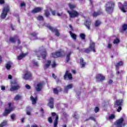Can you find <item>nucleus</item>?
<instances>
[{"instance_id":"obj_60","label":"nucleus","mask_w":127,"mask_h":127,"mask_svg":"<svg viewBox=\"0 0 127 127\" xmlns=\"http://www.w3.org/2000/svg\"><path fill=\"white\" fill-rule=\"evenodd\" d=\"M52 14H53V15H55L56 12L55 11H52Z\"/></svg>"},{"instance_id":"obj_3","label":"nucleus","mask_w":127,"mask_h":127,"mask_svg":"<svg viewBox=\"0 0 127 127\" xmlns=\"http://www.w3.org/2000/svg\"><path fill=\"white\" fill-rule=\"evenodd\" d=\"M52 117H49L48 118V122L50 124H52V120H55L54 123V127H57V125H58V116L55 113H52Z\"/></svg>"},{"instance_id":"obj_55","label":"nucleus","mask_w":127,"mask_h":127,"mask_svg":"<svg viewBox=\"0 0 127 127\" xmlns=\"http://www.w3.org/2000/svg\"><path fill=\"white\" fill-rule=\"evenodd\" d=\"M20 6L21 7H23V6H25V3H24V2L21 3Z\"/></svg>"},{"instance_id":"obj_36","label":"nucleus","mask_w":127,"mask_h":127,"mask_svg":"<svg viewBox=\"0 0 127 127\" xmlns=\"http://www.w3.org/2000/svg\"><path fill=\"white\" fill-rule=\"evenodd\" d=\"M32 64L33 66H35V67H38L39 66L38 63L34 60L33 61Z\"/></svg>"},{"instance_id":"obj_62","label":"nucleus","mask_w":127,"mask_h":127,"mask_svg":"<svg viewBox=\"0 0 127 127\" xmlns=\"http://www.w3.org/2000/svg\"><path fill=\"white\" fill-rule=\"evenodd\" d=\"M12 76H11V75L9 74L8 76V79H12Z\"/></svg>"},{"instance_id":"obj_49","label":"nucleus","mask_w":127,"mask_h":127,"mask_svg":"<svg viewBox=\"0 0 127 127\" xmlns=\"http://www.w3.org/2000/svg\"><path fill=\"white\" fill-rule=\"evenodd\" d=\"M99 111H100V109H99V107H96L95 108V109H94L95 113H98V112H99Z\"/></svg>"},{"instance_id":"obj_59","label":"nucleus","mask_w":127,"mask_h":127,"mask_svg":"<svg viewBox=\"0 0 127 127\" xmlns=\"http://www.w3.org/2000/svg\"><path fill=\"white\" fill-rule=\"evenodd\" d=\"M1 90H2V91H4V90H5V87L1 86Z\"/></svg>"},{"instance_id":"obj_6","label":"nucleus","mask_w":127,"mask_h":127,"mask_svg":"<svg viewBox=\"0 0 127 127\" xmlns=\"http://www.w3.org/2000/svg\"><path fill=\"white\" fill-rule=\"evenodd\" d=\"M8 11H9V6L7 5L4 7L0 15L1 18H4L5 17H6V15H7V12H8Z\"/></svg>"},{"instance_id":"obj_21","label":"nucleus","mask_w":127,"mask_h":127,"mask_svg":"<svg viewBox=\"0 0 127 127\" xmlns=\"http://www.w3.org/2000/svg\"><path fill=\"white\" fill-rule=\"evenodd\" d=\"M123 65H124V62H123V61H120L118 63H117L115 64L116 70H119L120 69V66H123Z\"/></svg>"},{"instance_id":"obj_28","label":"nucleus","mask_w":127,"mask_h":127,"mask_svg":"<svg viewBox=\"0 0 127 127\" xmlns=\"http://www.w3.org/2000/svg\"><path fill=\"white\" fill-rule=\"evenodd\" d=\"M11 65H12V63H11V62H8V63H7L5 66L6 69L9 70V69H10V68L11 67Z\"/></svg>"},{"instance_id":"obj_12","label":"nucleus","mask_w":127,"mask_h":127,"mask_svg":"<svg viewBox=\"0 0 127 127\" xmlns=\"http://www.w3.org/2000/svg\"><path fill=\"white\" fill-rule=\"evenodd\" d=\"M124 118H121L115 123V125L116 127H122L123 126V123H124Z\"/></svg>"},{"instance_id":"obj_39","label":"nucleus","mask_w":127,"mask_h":127,"mask_svg":"<svg viewBox=\"0 0 127 127\" xmlns=\"http://www.w3.org/2000/svg\"><path fill=\"white\" fill-rule=\"evenodd\" d=\"M122 29L124 31H126V30H127V24H124L123 25V27H122Z\"/></svg>"},{"instance_id":"obj_47","label":"nucleus","mask_w":127,"mask_h":127,"mask_svg":"<svg viewBox=\"0 0 127 127\" xmlns=\"http://www.w3.org/2000/svg\"><path fill=\"white\" fill-rule=\"evenodd\" d=\"M73 117L74 119H79V116H78V114H77V113H74L73 115Z\"/></svg>"},{"instance_id":"obj_34","label":"nucleus","mask_w":127,"mask_h":127,"mask_svg":"<svg viewBox=\"0 0 127 127\" xmlns=\"http://www.w3.org/2000/svg\"><path fill=\"white\" fill-rule=\"evenodd\" d=\"M7 123V121H4L1 124H0V127H3L6 126Z\"/></svg>"},{"instance_id":"obj_30","label":"nucleus","mask_w":127,"mask_h":127,"mask_svg":"<svg viewBox=\"0 0 127 127\" xmlns=\"http://www.w3.org/2000/svg\"><path fill=\"white\" fill-rule=\"evenodd\" d=\"M17 38V36L16 35L14 37H10L9 39L10 42H11L12 43H14L15 42V41L16 40Z\"/></svg>"},{"instance_id":"obj_11","label":"nucleus","mask_w":127,"mask_h":127,"mask_svg":"<svg viewBox=\"0 0 127 127\" xmlns=\"http://www.w3.org/2000/svg\"><path fill=\"white\" fill-rule=\"evenodd\" d=\"M8 106V109H5L4 113H3V117H7L8 114H10L11 111H13V107H11V103H9Z\"/></svg>"},{"instance_id":"obj_1","label":"nucleus","mask_w":127,"mask_h":127,"mask_svg":"<svg viewBox=\"0 0 127 127\" xmlns=\"http://www.w3.org/2000/svg\"><path fill=\"white\" fill-rule=\"evenodd\" d=\"M36 55H37L38 60H39L41 57L43 59H45L46 56H47V53H46V50L42 47L40 48L38 51H37L35 53Z\"/></svg>"},{"instance_id":"obj_31","label":"nucleus","mask_w":127,"mask_h":127,"mask_svg":"<svg viewBox=\"0 0 127 127\" xmlns=\"http://www.w3.org/2000/svg\"><path fill=\"white\" fill-rule=\"evenodd\" d=\"M76 5L73 4L71 3H68V7L71 9V10H73V9L76 8Z\"/></svg>"},{"instance_id":"obj_25","label":"nucleus","mask_w":127,"mask_h":127,"mask_svg":"<svg viewBox=\"0 0 127 127\" xmlns=\"http://www.w3.org/2000/svg\"><path fill=\"white\" fill-rule=\"evenodd\" d=\"M115 105H116V106H123V99L117 100Z\"/></svg>"},{"instance_id":"obj_24","label":"nucleus","mask_w":127,"mask_h":127,"mask_svg":"<svg viewBox=\"0 0 127 127\" xmlns=\"http://www.w3.org/2000/svg\"><path fill=\"white\" fill-rule=\"evenodd\" d=\"M71 54H72V52L71 51L68 52V53L66 54V62L67 63H68L69 61H70V57L71 56Z\"/></svg>"},{"instance_id":"obj_42","label":"nucleus","mask_w":127,"mask_h":127,"mask_svg":"<svg viewBox=\"0 0 127 127\" xmlns=\"http://www.w3.org/2000/svg\"><path fill=\"white\" fill-rule=\"evenodd\" d=\"M21 98V96L17 95L14 97V100L15 101H18V100H20Z\"/></svg>"},{"instance_id":"obj_64","label":"nucleus","mask_w":127,"mask_h":127,"mask_svg":"<svg viewBox=\"0 0 127 127\" xmlns=\"http://www.w3.org/2000/svg\"><path fill=\"white\" fill-rule=\"evenodd\" d=\"M52 76L54 78V79H56V76H55V74L53 73L52 74Z\"/></svg>"},{"instance_id":"obj_52","label":"nucleus","mask_w":127,"mask_h":127,"mask_svg":"<svg viewBox=\"0 0 127 127\" xmlns=\"http://www.w3.org/2000/svg\"><path fill=\"white\" fill-rule=\"evenodd\" d=\"M25 88H26L27 89V90H30V89H31L30 86L28 84H26L25 85Z\"/></svg>"},{"instance_id":"obj_17","label":"nucleus","mask_w":127,"mask_h":127,"mask_svg":"<svg viewBox=\"0 0 127 127\" xmlns=\"http://www.w3.org/2000/svg\"><path fill=\"white\" fill-rule=\"evenodd\" d=\"M68 78L69 80L72 79V74L69 73V71L68 70H66L65 72V73L64 76V80H66V78Z\"/></svg>"},{"instance_id":"obj_50","label":"nucleus","mask_w":127,"mask_h":127,"mask_svg":"<svg viewBox=\"0 0 127 127\" xmlns=\"http://www.w3.org/2000/svg\"><path fill=\"white\" fill-rule=\"evenodd\" d=\"M90 1V5H91V6H94V0H89Z\"/></svg>"},{"instance_id":"obj_9","label":"nucleus","mask_w":127,"mask_h":127,"mask_svg":"<svg viewBox=\"0 0 127 127\" xmlns=\"http://www.w3.org/2000/svg\"><path fill=\"white\" fill-rule=\"evenodd\" d=\"M91 50H92L93 52H96V50H95V44L92 42L90 43L89 49H85L84 52H85V53H90Z\"/></svg>"},{"instance_id":"obj_37","label":"nucleus","mask_w":127,"mask_h":127,"mask_svg":"<svg viewBox=\"0 0 127 127\" xmlns=\"http://www.w3.org/2000/svg\"><path fill=\"white\" fill-rule=\"evenodd\" d=\"M80 38H81L82 40H85L86 38V35H85V34L82 33V34H80Z\"/></svg>"},{"instance_id":"obj_33","label":"nucleus","mask_w":127,"mask_h":127,"mask_svg":"<svg viewBox=\"0 0 127 127\" xmlns=\"http://www.w3.org/2000/svg\"><path fill=\"white\" fill-rule=\"evenodd\" d=\"M103 13L102 12H94L92 14L93 16L96 17V16H98L99 15H101Z\"/></svg>"},{"instance_id":"obj_57","label":"nucleus","mask_w":127,"mask_h":127,"mask_svg":"<svg viewBox=\"0 0 127 127\" xmlns=\"http://www.w3.org/2000/svg\"><path fill=\"white\" fill-rule=\"evenodd\" d=\"M27 111H31V107L30 106L27 107Z\"/></svg>"},{"instance_id":"obj_5","label":"nucleus","mask_w":127,"mask_h":127,"mask_svg":"<svg viewBox=\"0 0 127 127\" xmlns=\"http://www.w3.org/2000/svg\"><path fill=\"white\" fill-rule=\"evenodd\" d=\"M65 55V52L63 50H60L56 53H52L51 55V57H53V58H57L58 57H62Z\"/></svg>"},{"instance_id":"obj_45","label":"nucleus","mask_w":127,"mask_h":127,"mask_svg":"<svg viewBox=\"0 0 127 127\" xmlns=\"http://www.w3.org/2000/svg\"><path fill=\"white\" fill-rule=\"evenodd\" d=\"M115 118V115L114 114H112L111 116L109 117V120H114Z\"/></svg>"},{"instance_id":"obj_40","label":"nucleus","mask_w":127,"mask_h":127,"mask_svg":"<svg viewBox=\"0 0 127 127\" xmlns=\"http://www.w3.org/2000/svg\"><path fill=\"white\" fill-rule=\"evenodd\" d=\"M114 44H119L120 43V39H116L113 41Z\"/></svg>"},{"instance_id":"obj_18","label":"nucleus","mask_w":127,"mask_h":127,"mask_svg":"<svg viewBox=\"0 0 127 127\" xmlns=\"http://www.w3.org/2000/svg\"><path fill=\"white\" fill-rule=\"evenodd\" d=\"M84 24L86 27L87 28V29L90 30V26L91 25V20H90L89 18H87L86 20V22L84 23Z\"/></svg>"},{"instance_id":"obj_41","label":"nucleus","mask_w":127,"mask_h":127,"mask_svg":"<svg viewBox=\"0 0 127 127\" xmlns=\"http://www.w3.org/2000/svg\"><path fill=\"white\" fill-rule=\"evenodd\" d=\"M124 74V71L121 70V71H120L119 70V69H116V74L117 75H121V74Z\"/></svg>"},{"instance_id":"obj_56","label":"nucleus","mask_w":127,"mask_h":127,"mask_svg":"<svg viewBox=\"0 0 127 127\" xmlns=\"http://www.w3.org/2000/svg\"><path fill=\"white\" fill-rule=\"evenodd\" d=\"M0 4H2L3 3H4V0H0Z\"/></svg>"},{"instance_id":"obj_13","label":"nucleus","mask_w":127,"mask_h":127,"mask_svg":"<svg viewBox=\"0 0 127 127\" xmlns=\"http://www.w3.org/2000/svg\"><path fill=\"white\" fill-rule=\"evenodd\" d=\"M49 29L52 31V32H55V35L59 37L60 36V34L59 33V31L56 28H53V27H51V26H49L48 27Z\"/></svg>"},{"instance_id":"obj_19","label":"nucleus","mask_w":127,"mask_h":127,"mask_svg":"<svg viewBox=\"0 0 127 127\" xmlns=\"http://www.w3.org/2000/svg\"><path fill=\"white\" fill-rule=\"evenodd\" d=\"M42 10V8L41 7H35L31 11L32 13H36L37 12H40Z\"/></svg>"},{"instance_id":"obj_26","label":"nucleus","mask_w":127,"mask_h":127,"mask_svg":"<svg viewBox=\"0 0 127 127\" xmlns=\"http://www.w3.org/2000/svg\"><path fill=\"white\" fill-rule=\"evenodd\" d=\"M30 99H31V101H32V103L33 105H35V104H36V101H37V97H36L34 98L33 96H31Z\"/></svg>"},{"instance_id":"obj_23","label":"nucleus","mask_w":127,"mask_h":127,"mask_svg":"<svg viewBox=\"0 0 127 127\" xmlns=\"http://www.w3.org/2000/svg\"><path fill=\"white\" fill-rule=\"evenodd\" d=\"M79 61V63L81 66V68L85 67V65H86V63L84 62V59L81 58L80 59Z\"/></svg>"},{"instance_id":"obj_46","label":"nucleus","mask_w":127,"mask_h":127,"mask_svg":"<svg viewBox=\"0 0 127 127\" xmlns=\"http://www.w3.org/2000/svg\"><path fill=\"white\" fill-rule=\"evenodd\" d=\"M37 19H38V20H43V16H41V15H39L37 17Z\"/></svg>"},{"instance_id":"obj_58","label":"nucleus","mask_w":127,"mask_h":127,"mask_svg":"<svg viewBox=\"0 0 127 127\" xmlns=\"http://www.w3.org/2000/svg\"><path fill=\"white\" fill-rule=\"evenodd\" d=\"M16 40L18 41V44H20V41L19 40V39H18V37H17Z\"/></svg>"},{"instance_id":"obj_10","label":"nucleus","mask_w":127,"mask_h":127,"mask_svg":"<svg viewBox=\"0 0 127 127\" xmlns=\"http://www.w3.org/2000/svg\"><path fill=\"white\" fill-rule=\"evenodd\" d=\"M118 6L123 12H127L126 9H127V2H125L123 5L122 4V3L119 2Z\"/></svg>"},{"instance_id":"obj_16","label":"nucleus","mask_w":127,"mask_h":127,"mask_svg":"<svg viewBox=\"0 0 127 127\" xmlns=\"http://www.w3.org/2000/svg\"><path fill=\"white\" fill-rule=\"evenodd\" d=\"M42 88H43V83L40 82L37 84L36 87V90L37 92H40L42 90Z\"/></svg>"},{"instance_id":"obj_53","label":"nucleus","mask_w":127,"mask_h":127,"mask_svg":"<svg viewBox=\"0 0 127 127\" xmlns=\"http://www.w3.org/2000/svg\"><path fill=\"white\" fill-rule=\"evenodd\" d=\"M56 66V63H55V61L53 62V64H52V67L53 68H54Z\"/></svg>"},{"instance_id":"obj_43","label":"nucleus","mask_w":127,"mask_h":127,"mask_svg":"<svg viewBox=\"0 0 127 127\" xmlns=\"http://www.w3.org/2000/svg\"><path fill=\"white\" fill-rule=\"evenodd\" d=\"M89 120H91L92 121H95V117H90L89 119H87L86 120L84 119V121L87 122V121H89Z\"/></svg>"},{"instance_id":"obj_48","label":"nucleus","mask_w":127,"mask_h":127,"mask_svg":"<svg viewBox=\"0 0 127 127\" xmlns=\"http://www.w3.org/2000/svg\"><path fill=\"white\" fill-rule=\"evenodd\" d=\"M54 93L56 95H58V90H57V88L54 89Z\"/></svg>"},{"instance_id":"obj_4","label":"nucleus","mask_w":127,"mask_h":127,"mask_svg":"<svg viewBox=\"0 0 127 127\" xmlns=\"http://www.w3.org/2000/svg\"><path fill=\"white\" fill-rule=\"evenodd\" d=\"M11 86L10 88V91L11 92H13L14 91H17L19 89H20V86L19 84H17V82L15 81H12L10 83Z\"/></svg>"},{"instance_id":"obj_22","label":"nucleus","mask_w":127,"mask_h":127,"mask_svg":"<svg viewBox=\"0 0 127 127\" xmlns=\"http://www.w3.org/2000/svg\"><path fill=\"white\" fill-rule=\"evenodd\" d=\"M72 88H73V85L72 84H68V85L64 86V92L67 93L68 90H70V89H72Z\"/></svg>"},{"instance_id":"obj_15","label":"nucleus","mask_w":127,"mask_h":127,"mask_svg":"<svg viewBox=\"0 0 127 127\" xmlns=\"http://www.w3.org/2000/svg\"><path fill=\"white\" fill-rule=\"evenodd\" d=\"M48 106L51 108L53 109L54 108V99L53 98H51L49 100V103Z\"/></svg>"},{"instance_id":"obj_44","label":"nucleus","mask_w":127,"mask_h":127,"mask_svg":"<svg viewBox=\"0 0 127 127\" xmlns=\"http://www.w3.org/2000/svg\"><path fill=\"white\" fill-rule=\"evenodd\" d=\"M10 118L12 120V121H14V119H15V114H13L11 115Z\"/></svg>"},{"instance_id":"obj_61","label":"nucleus","mask_w":127,"mask_h":127,"mask_svg":"<svg viewBox=\"0 0 127 127\" xmlns=\"http://www.w3.org/2000/svg\"><path fill=\"white\" fill-rule=\"evenodd\" d=\"M62 15H63V13H57V16H62Z\"/></svg>"},{"instance_id":"obj_35","label":"nucleus","mask_w":127,"mask_h":127,"mask_svg":"<svg viewBox=\"0 0 127 127\" xmlns=\"http://www.w3.org/2000/svg\"><path fill=\"white\" fill-rule=\"evenodd\" d=\"M45 14L46 17H49V15H50V12H49V11L46 10H45Z\"/></svg>"},{"instance_id":"obj_38","label":"nucleus","mask_w":127,"mask_h":127,"mask_svg":"<svg viewBox=\"0 0 127 127\" xmlns=\"http://www.w3.org/2000/svg\"><path fill=\"white\" fill-rule=\"evenodd\" d=\"M100 24H101V22L99 20H97L94 24V25L96 27H98Z\"/></svg>"},{"instance_id":"obj_29","label":"nucleus","mask_w":127,"mask_h":127,"mask_svg":"<svg viewBox=\"0 0 127 127\" xmlns=\"http://www.w3.org/2000/svg\"><path fill=\"white\" fill-rule=\"evenodd\" d=\"M46 63L45 65V69H47V68L49 67V66H50V64H51V61L48 60L46 62Z\"/></svg>"},{"instance_id":"obj_63","label":"nucleus","mask_w":127,"mask_h":127,"mask_svg":"<svg viewBox=\"0 0 127 127\" xmlns=\"http://www.w3.org/2000/svg\"><path fill=\"white\" fill-rule=\"evenodd\" d=\"M31 127H38L36 124L32 125Z\"/></svg>"},{"instance_id":"obj_51","label":"nucleus","mask_w":127,"mask_h":127,"mask_svg":"<svg viewBox=\"0 0 127 127\" xmlns=\"http://www.w3.org/2000/svg\"><path fill=\"white\" fill-rule=\"evenodd\" d=\"M121 111H122V106H119V107H118V108L117 109V112H121Z\"/></svg>"},{"instance_id":"obj_7","label":"nucleus","mask_w":127,"mask_h":127,"mask_svg":"<svg viewBox=\"0 0 127 127\" xmlns=\"http://www.w3.org/2000/svg\"><path fill=\"white\" fill-rule=\"evenodd\" d=\"M22 78L24 79V80H30V79H32L31 72L29 71L26 70L24 74L22 75Z\"/></svg>"},{"instance_id":"obj_54","label":"nucleus","mask_w":127,"mask_h":127,"mask_svg":"<svg viewBox=\"0 0 127 127\" xmlns=\"http://www.w3.org/2000/svg\"><path fill=\"white\" fill-rule=\"evenodd\" d=\"M107 48L109 49H111V48H112V44L109 43L108 45H107Z\"/></svg>"},{"instance_id":"obj_8","label":"nucleus","mask_w":127,"mask_h":127,"mask_svg":"<svg viewBox=\"0 0 127 127\" xmlns=\"http://www.w3.org/2000/svg\"><path fill=\"white\" fill-rule=\"evenodd\" d=\"M67 13H68L70 18H75V17H77V16L79 15V13L74 10H72L71 11L67 10Z\"/></svg>"},{"instance_id":"obj_32","label":"nucleus","mask_w":127,"mask_h":127,"mask_svg":"<svg viewBox=\"0 0 127 127\" xmlns=\"http://www.w3.org/2000/svg\"><path fill=\"white\" fill-rule=\"evenodd\" d=\"M27 54H20L17 58L18 60H21V59H22V58L25 57V56H26Z\"/></svg>"},{"instance_id":"obj_27","label":"nucleus","mask_w":127,"mask_h":127,"mask_svg":"<svg viewBox=\"0 0 127 127\" xmlns=\"http://www.w3.org/2000/svg\"><path fill=\"white\" fill-rule=\"evenodd\" d=\"M69 34L71 36V37L74 40H76L77 39V35L76 34L73 33L72 31H69Z\"/></svg>"},{"instance_id":"obj_2","label":"nucleus","mask_w":127,"mask_h":127,"mask_svg":"<svg viewBox=\"0 0 127 127\" xmlns=\"http://www.w3.org/2000/svg\"><path fill=\"white\" fill-rule=\"evenodd\" d=\"M115 2L114 1L108 2L106 4L105 10L107 13H112L114 11Z\"/></svg>"},{"instance_id":"obj_14","label":"nucleus","mask_w":127,"mask_h":127,"mask_svg":"<svg viewBox=\"0 0 127 127\" xmlns=\"http://www.w3.org/2000/svg\"><path fill=\"white\" fill-rule=\"evenodd\" d=\"M37 34H38L35 32L31 33L30 35V38L31 40H36V39H38L37 38Z\"/></svg>"},{"instance_id":"obj_20","label":"nucleus","mask_w":127,"mask_h":127,"mask_svg":"<svg viewBox=\"0 0 127 127\" xmlns=\"http://www.w3.org/2000/svg\"><path fill=\"white\" fill-rule=\"evenodd\" d=\"M96 81H104L105 80V76L102 74H98L96 77Z\"/></svg>"}]
</instances>
